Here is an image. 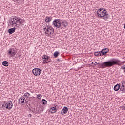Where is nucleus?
<instances>
[{
  "label": "nucleus",
  "instance_id": "nucleus-8",
  "mask_svg": "<svg viewBox=\"0 0 125 125\" xmlns=\"http://www.w3.org/2000/svg\"><path fill=\"white\" fill-rule=\"evenodd\" d=\"M42 71L39 68H34L32 70V73L35 76H40L41 75Z\"/></svg>",
  "mask_w": 125,
  "mask_h": 125
},
{
  "label": "nucleus",
  "instance_id": "nucleus-5",
  "mask_svg": "<svg viewBox=\"0 0 125 125\" xmlns=\"http://www.w3.org/2000/svg\"><path fill=\"white\" fill-rule=\"evenodd\" d=\"M45 34L47 35H53L54 34V29L50 26H47L43 28Z\"/></svg>",
  "mask_w": 125,
  "mask_h": 125
},
{
  "label": "nucleus",
  "instance_id": "nucleus-10",
  "mask_svg": "<svg viewBox=\"0 0 125 125\" xmlns=\"http://www.w3.org/2000/svg\"><path fill=\"white\" fill-rule=\"evenodd\" d=\"M109 50L108 48H104L101 51V53H102V55H106V54L108 53Z\"/></svg>",
  "mask_w": 125,
  "mask_h": 125
},
{
  "label": "nucleus",
  "instance_id": "nucleus-26",
  "mask_svg": "<svg viewBox=\"0 0 125 125\" xmlns=\"http://www.w3.org/2000/svg\"><path fill=\"white\" fill-rule=\"evenodd\" d=\"M50 62V61H48V62H43V63L44 64H48V63H49Z\"/></svg>",
  "mask_w": 125,
  "mask_h": 125
},
{
  "label": "nucleus",
  "instance_id": "nucleus-3",
  "mask_svg": "<svg viewBox=\"0 0 125 125\" xmlns=\"http://www.w3.org/2000/svg\"><path fill=\"white\" fill-rule=\"evenodd\" d=\"M97 14L99 17L102 18L104 20H107L109 18V14L107 13V10L102 8L99 9L97 11Z\"/></svg>",
  "mask_w": 125,
  "mask_h": 125
},
{
  "label": "nucleus",
  "instance_id": "nucleus-27",
  "mask_svg": "<svg viewBox=\"0 0 125 125\" xmlns=\"http://www.w3.org/2000/svg\"><path fill=\"white\" fill-rule=\"evenodd\" d=\"M94 65L96 66V65H97V62H95V63H94Z\"/></svg>",
  "mask_w": 125,
  "mask_h": 125
},
{
  "label": "nucleus",
  "instance_id": "nucleus-12",
  "mask_svg": "<svg viewBox=\"0 0 125 125\" xmlns=\"http://www.w3.org/2000/svg\"><path fill=\"white\" fill-rule=\"evenodd\" d=\"M52 19V18L50 16H47L45 18V22L46 23H49L50 21H51V20Z\"/></svg>",
  "mask_w": 125,
  "mask_h": 125
},
{
  "label": "nucleus",
  "instance_id": "nucleus-23",
  "mask_svg": "<svg viewBox=\"0 0 125 125\" xmlns=\"http://www.w3.org/2000/svg\"><path fill=\"white\" fill-rule=\"evenodd\" d=\"M41 98H42V96L41 95V94H39L37 95V98H38V99H41Z\"/></svg>",
  "mask_w": 125,
  "mask_h": 125
},
{
  "label": "nucleus",
  "instance_id": "nucleus-14",
  "mask_svg": "<svg viewBox=\"0 0 125 125\" xmlns=\"http://www.w3.org/2000/svg\"><path fill=\"white\" fill-rule=\"evenodd\" d=\"M42 59H43V62H46V61H48V59H49L48 56L46 55H44L42 57Z\"/></svg>",
  "mask_w": 125,
  "mask_h": 125
},
{
  "label": "nucleus",
  "instance_id": "nucleus-25",
  "mask_svg": "<svg viewBox=\"0 0 125 125\" xmlns=\"http://www.w3.org/2000/svg\"><path fill=\"white\" fill-rule=\"evenodd\" d=\"M120 108L121 110H124V109H125V106H120Z\"/></svg>",
  "mask_w": 125,
  "mask_h": 125
},
{
  "label": "nucleus",
  "instance_id": "nucleus-28",
  "mask_svg": "<svg viewBox=\"0 0 125 125\" xmlns=\"http://www.w3.org/2000/svg\"><path fill=\"white\" fill-rule=\"evenodd\" d=\"M122 69H125V66H122Z\"/></svg>",
  "mask_w": 125,
  "mask_h": 125
},
{
  "label": "nucleus",
  "instance_id": "nucleus-24",
  "mask_svg": "<svg viewBox=\"0 0 125 125\" xmlns=\"http://www.w3.org/2000/svg\"><path fill=\"white\" fill-rule=\"evenodd\" d=\"M20 56H21V54L20 53H18L17 54V57H19Z\"/></svg>",
  "mask_w": 125,
  "mask_h": 125
},
{
  "label": "nucleus",
  "instance_id": "nucleus-13",
  "mask_svg": "<svg viewBox=\"0 0 125 125\" xmlns=\"http://www.w3.org/2000/svg\"><path fill=\"white\" fill-rule=\"evenodd\" d=\"M15 30H16V28L15 27L10 28L8 30V32L9 34H13L14 32H15Z\"/></svg>",
  "mask_w": 125,
  "mask_h": 125
},
{
  "label": "nucleus",
  "instance_id": "nucleus-16",
  "mask_svg": "<svg viewBox=\"0 0 125 125\" xmlns=\"http://www.w3.org/2000/svg\"><path fill=\"white\" fill-rule=\"evenodd\" d=\"M94 55L95 56H103V55L101 53V51L95 52Z\"/></svg>",
  "mask_w": 125,
  "mask_h": 125
},
{
  "label": "nucleus",
  "instance_id": "nucleus-1",
  "mask_svg": "<svg viewBox=\"0 0 125 125\" xmlns=\"http://www.w3.org/2000/svg\"><path fill=\"white\" fill-rule=\"evenodd\" d=\"M11 26L19 28L20 25L25 24V20L21 18L15 17L13 18V21L10 22Z\"/></svg>",
  "mask_w": 125,
  "mask_h": 125
},
{
  "label": "nucleus",
  "instance_id": "nucleus-19",
  "mask_svg": "<svg viewBox=\"0 0 125 125\" xmlns=\"http://www.w3.org/2000/svg\"><path fill=\"white\" fill-rule=\"evenodd\" d=\"M24 96L25 97V98H28V97H30V93L26 92V93L24 94Z\"/></svg>",
  "mask_w": 125,
  "mask_h": 125
},
{
  "label": "nucleus",
  "instance_id": "nucleus-17",
  "mask_svg": "<svg viewBox=\"0 0 125 125\" xmlns=\"http://www.w3.org/2000/svg\"><path fill=\"white\" fill-rule=\"evenodd\" d=\"M2 65L5 67H8V62L7 61H3L2 62Z\"/></svg>",
  "mask_w": 125,
  "mask_h": 125
},
{
  "label": "nucleus",
  "instance_id": "nucleus-2",
  "mask_svg": "<svg viewBox=\"0 0 125 125\" xmlns=\"http://www.w3.org/2000/svg\"><path fill=\"white\" fill-rule=\"evenodd\" d=\"M120 61L119 60H115V61H109L108 62H104L102 64L98 63H97L98 66H100V68L102 69H104L105 68H107V67H112V66H114V65H118Z\"/></svg>",
  "mask_w": 125,
  "mask_h": 125
},
{
  "label": "nucleus",
  "instance_id": "nucleus-18",
  "mask_svg": "<svg viewBox=\"0 0 125 125\" xmlns=\"http://www.w3.org/2000/svg\"><path fill=\"white\" fill-rule=\"evenodd\" d=\"M51 110H52V113H55L56 112V106H55L54 107H52L51 108Z\"/></svg>",
  "mask_w": 125,
  "mask_h": 125
},
{
  "label": "nucleus",
  "instance_id": "nucleus-29",
  "mask_svg": "<svg viewBox=\"0 0 125 125\" xmlns=\"http://www.w3.org/2000/svg\"><path fill=\"white\" fill-rule=\"evenodd\" d=\"M92 64H93L94 65V63H93V62H92Z\"/></svg>",
  "mask_w": 125,
  "mask_h": 125
},
{
  "label": "nucleus",
  "instance_id": "nucleus-7",
  "mask_svg": "<svg viewBox=\"0 0 125 125\" xmlns=\"http://www.w3.org/2000/svg\"><path fill=\"white\" fill-rule=\"evenodd\" d=\"M62 23V21L60 20H55L53 21V25L55 27H56V28H60Z\"/></svg>",
  "mask_w": 125,
  "mask_h": 125
},
{
  "label": "nucleus",
  "instance_id": "nucleus-20",
  "mask_svg": "<svg viewBox=\"0 0 125 125\" xmlns=\"http://www.w3.org/2000/svg\"><path fill=\"white\" fill-rule=\"evenodd\" d=\"M20 99L21 100V103H24L25 102V98L24 97H21Z\"/></svg>",
  "mask_w": 125,
  "mask_h": 125
},
{
  "label": "nucleus",
  "instance_id": "nucleus-6",
  "mask_svg": "<svg viewBox=\"0 0 125 125\" xmlns=\"http://www.w3.org/2000/svg\"><path fill=\"white\" fill-rule=\"evenodd\" d=\"M3 107H4L8 110H11V109H12V107H13V104L11 101H8L5 103V105H4Z\"/></svg>",
  "mask_w": 125,
  "mask_h": 125
},
{
  "label": "nucleus",
  "instance_id": "nucleus-22",
  "mask_svg": "<svg viewBox=\"0 0 125 125\" xmlns=\"http://www.w3.org/2000/svg\"><path fill=\"white\" fill-rule=\"evenodd\" d=\"M42 104H46L47 103V101H46V100H44V99H42Z\"/></svg>",
  "mask_w": 125,
  "mask_h": 125
},
{
  "label": "nucleus",
  "instance_id": "nucleus-9",
  "mask_svg": "<svg viewBox=\"0 0 125 125\" xmlns=\"http://www.w3.org/2000/svg\"><path fill=\"white\" fill-rule=\"evenodd\" d=\"M8 54H10L12 56H14L15 54H16V52H15V50L14 48H11L8 50Z\"/></svg>",
  "mask_w": 125,
  "mask_h": 125
},
{
  "label": "nucleus",
  "instance_id": "nucleus-21",
  "mask_svg": "<svg viewBox=\"0 0 125 125\" xmlns=\"http://www.w3.org/2000/svg\"><path fill=\"white\" fill-rule=\"evenodd\" d=\"M58 54H59V53L58 52H55L54 53V57L55 58L57 57V56H58Z\"/></svg>",
  "mask_w": 125,
  "mask_h": 125
},
{
  "label": "nucleus",
  "instance_id": "nucleus-15",
  "mask_svg": "<svg viewBox=\"0 0 125 125\" xmlns=\"http://www.w3.org/2000/svg\"><path fill=\"white\" fill-rule=\"evenodd\" d=\"M62 26L64 27V28H67V26H68V22L66 21H62Z\"/></svg>",
  "mask_w": 125,
  "mask_h": 125
},
{
  "label": "nucleus",
  "instance_id": "nucleus-4",
  "mask_svg": "<svg viewBox=\"0 0 125 125\" xmlns=\"http://www.w3.org/2000/svg\"><path fill=\"white\" fill-rule=\"evenodd\" d=\"M120 88V91H122V92H125V80H122L120 84H117L114 86V90L115 91H118L119 89Z\"/></svg>",
  "mask_w": 125,
  "mask_h": 125
},
{
  "label": "nucleus",
  "instance_id": "nucleus-11",
  "mask_svg": "<svg viewBox=\"0 0 125 125\" xmlns=\"http://www.w3.org/2000/svg\"><path fill=\"white\" fill-rule=\"evenodd\" d=\"M68 112V107H64L61 111V114L62 115H65Z\"/></svg>",
  "mask_w": 125,
  "mask_h": 125
}]
</instances>
